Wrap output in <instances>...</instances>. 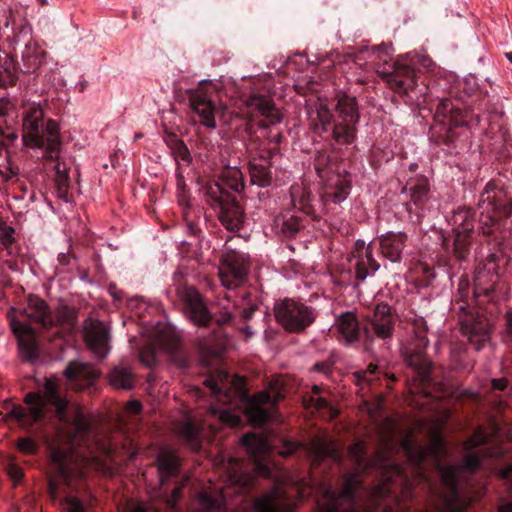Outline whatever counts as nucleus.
<instances>
[{"instance_id":"1","label":"nucleus","mask_w":512,"mask_h":512,"mask_svg":"<svg viewBox=\"0 0 512 512\" xmlns=\"http://www.w3.org/2000/svg\"><path fill=\"white\" fill-rule=\"evenodd\" d=\"M496 260L495 254L489 255L485 262L478 264L475 271L473 297L483 315L478 313L474 316L464 303L460 302H457L458 307L453 308L463 313L460 316L462 333L477 351L489 341L493 319L501 312L499 304L506 294V288L500 282Z\"/></svg>"},{"instance_id":"2","label":"nucleus","mask_w":512,"mask_h":512,"mask_svg":"<svg viewBox=\"0 0 512 512\" xmlns=\"http://www.w3.org/2000/svg\"><path fill=\"white\" fill-rule=\"evenodd\" d=\"M248 269L244 256L240 253L231 251L222 257L219 266V277L222 285L227 290L225 299L232 302L233 308L239 311V319L229 307L224 306V311L220 313L215 321L219 326H235L249 338L253 335L251 328L247 325L240 327L239 323H245L253 317L258 309V299L251 290L235 291L246 281Z\"/></svg>"},{"instance_id":"3","label":"nucleus","mask_w":512,"mask_h":512,"mask_svg":"<svg viewBox=\"0 0 512 512\" xmlns=\"http://www.w3.org/2000/svg\"><path fill=\"white\" fill-rule=\"evenodd\" d=\"M24 402L27 407L13 404L8 415L25 428H30L45 418H55L61 424L73 425L79 434L87 435L91 430V425L82 412L77 410L71 418L68 400L61 394L58 385L50 379L44 384L43 395L30 392L25 395Z\"/></svg>"},{"instance_id":"4","label":"nucleus","mask_w":512,"mask_h":512,"mask_svg":"<svg viewBox=\"0 0 512 512\" xmlns=\"http://www.w3.org/2000/svg\"><path fill=\"white\" fill-rule=\"evenodd\" d=\"M204 384L217 401L223 404L233 405L239 401L248 421L255 427H261L277 417V405L282 398L280 392L272 395L269 391H262L250 396L245 388V380L228 373L209 377Z\"/></svg>"},{"instance_id":"5","label":"nucleus","mask_w":512,"mask_h":512,"mask_svg":"<svg viewBox=\"0 0 512 512\" xmlns=\"http://www.w3.org/2000/svg\"><path fill=\"white\" fill-rule=\"evenodd\" d=\"M15 312L13 309L9 313V319L18 341L19 353L23 359L34 361L38 358V346L37 332L32 323L44 330L56 327L57 323L47 303L37 296H29L27 306L16 315L13 314Z\"/></svg>"},{"instance_id":"6","label":"nucleus","mask_w":512,"mask_h":512,"mask_svg":"<svg viewBox=\"0 0 512 512\" xmlns=\"http://www.w3.org/2000/svg\"><path fill=\"white\" fill-rule=\"evenodd\" d=\"M244 104L245 110L243 113L246 117L244 142L249 160L252 158L257 160L272 159L279 153V149L268 146L267 140L257 136L255 127L265 129L269 125L280 123L282 120L281 113L271 99L261 95H250Z\"/></svg>"},{"instance_id":"7","label":"nucleus","mask_w":512,"mask_h":512,"mask_svg":"<svg viewBox=\"0 0 512 512\" xmlns=\"http://www.w3.org/2000/svg\"><path fill=\"white\" fill-rule=\"evenodd\" d=\"M22 140L30 148L45 149L50 158L60 152L61 138L56 121H45L39 105L29 106L22 117Z\"/></svg>"},{"instance_id":"8","label":"nucleus","mask_w":512,"mask_h":512,"mask_svg":"<svg viewBox=\"0 0 512 512\" xmlns=\"http://www.w3.org/2000/svg\"><path fill=\"white\" fill-rule=\"evenodd\" d=\"M319 512H368L369 489L357 474H344L338 488L328 487Z\"/></svg>"},{"instance_id":"9","label":"nucleus","mask_w":512,"mask_h":512,"mask_svg":"<svg viewBox=\"0 0 512 512\" xmlns=\"http://www.w3.org/2000/svg\"><path fill=\"white\" fill-rule=\"evenodd\" d=\"M429 344L426 329L415 331V337L410 346L403 349V357L412 375L406 377L411 393L431 396V387L434 385L431 373L432 362L427 358L425 350Z\"/></svg>"},{"instance_id":"10","label":"nucleus","mask_w":512,"mask_h":512,"mask_svg":"<svg viewBox=\"0 0 512 512\" xmlns=\"http://www.w3.org/2000/svg\"><path fill=\"white\" fill-rule=\"evenodd\" d=\"M478 209L480 211L479 230L486 236L495 235L502 221L512 214V199L497 181H489L481 192Z\"/></svg>"},{"instance_id":"11","label":"nucleus","mask_w":512,"mask_h":512,"mask_svg":"<svg viewBox=\"0 0 512 512\" xmlns=\"http://www.w3.org/2000/svg\"><path fill=\"white\" fill-rule=\"evenodd\" d=\"M203 192L207 203L218 211V219L228 231L237 232L243 227L245 212L235 195L217 183H207Z\"/></svg>"},{"instance_id":"12","label":"nucleus","mask_w":512,"mask_h":512,"mask_svg":"<svg viewBox=\"0 0 512 512\" xmlns=\"http://www.w3.org/2000/svg\"><path fill=\"white\" fill-rule=\"evenodd\" d=\"M167 294L173 301H180L184 304L186 312L194 324L207 326L211 322L212 317L201 295L188 284L186 276L181 270L174 272Z\"/></svg>"},{"instance_id":"13","label":"nucleus","mask_w":512,"mask_h":512,"mask_svg":"<svg viewBox=\"0 0 512 512\" xmlns=\"http://www.w3.org/2000/svg\"><path fill=\"white\" fill-rule=\"evenodd\" d=\"M334 101L337 122L334 123L333 142L337 145H351L357 138V125L360 121L357 98L338 92Z\"/></svg>"},{"instance_id":"14","label":"nucleus","mask_w":512,"mask_h":512,"mask_svg":"<svg viewBox=\"0 0 512 512\" xmlns=\"http://www.w3.org/2000/svg\"><path fill=\"white\" fill-rule=\"evenodd\" d=\"M453 241L443 238L442 247L447 253H452L458 262L466 261L470 255L475 227L474 212L470 208L458 209L453 217Z\"/></svg>"},{"instance_id":"15","label":"nucleus","mask_w":512,"mask_h":512,"mask_svg":"<svg viewBox=\"0 0 512 512\" xmlns=\"http://www.w3.org/2000/svg\"><path fill=\"white\" fill-rule=\"evenodd\" d=\"M241 445L253 461L255 467L260 471H265L263 464L272 448H277V452L282 457H289L302 448V444L289 438L279 439V446L272 443L267 437L255 433H247L241 438Z\"/></svg>"},{"instance_id":"16","label":"nucleus","mask_w":512,"mask_h":512,"mask_svg":"<svg viewBox=\"0 0 512 512\" xmlns=\"http://www.w3.org/2000/svg\"><path fill=\"white\" fill-rule=\"evenodd\" d=\"M274 314L276 321L291 333L304 332L316 319L314 308L289 298L275 303Z\"/></svg>"},{"instance_id":"17","label":"nucleus","mask_w":512,"mask_h":512,"mask_svg":"<svg viewBox=\"0 0 512 512\" xmlns=\"http://www.w3.org/2000/svg\"><path fill=\"white\" fill-rule=\"evenodd\" d=\"M377 64V74L386 81L389 87L399 95H408L417 85L415 69L407 57H401L393 62L386 58Z\"/></svg>"},{"instance_id":"18","label":"nucleus","mask_w":512,"mask_h":512,"mask_svg":"<svg viewBox=\"0 0 512 512\" xmlns=\"http://www.w3.org/2000/svg\"><path fill=\"white\" fill-rule=\"evenodd\" d=\"M11 44L15 54L21 48L22 73H36L46 62L47 52L33 37L32 29L28 25H21L11 38Z\"/></svg>"},{"instance_id":"19","label":"nucleus","mask_w":512,"mask_h":512,"mask_svg":"<svg viewBox=\"0 0 512 512\" xmlns=\"http://www.w3.org/2000/svg\"><path fill=\"white\" fill-rule=\"evenodd\" d=\"M436 119L443 123L441 133L436 139L437 144L450 146L455 138L454 128L468 124L470 112L454 104L450 99H442L436 108Z\"/></svg>"},{"instance_id":"20","label":"nucleus","mask_w":512,"mask_h":512,"mask_svg":"<svg viewBox=\"0 0 512 512\" xmlns=\"http://www.w3.org/2000/svg\"><path fill=\"white\" fill-rule=\"evenodd\" d=\"M52 475L48 480V491L53 499L60 495L62 486L71 487V470L68 463V453L60 447H52L50 451Z\"/></svg>"},{"instance_id":"21","label":"nucleus","mask_w":512,"mask_h":512,"mask_svg":"<svg viewBox=\"0 0 512 512\" xmlns=\"http://www.w3.org/2000/svg\"><path fill=\"white\" fill-rule=\"evenodd\" d=\"M295 504L281 484L251 501V512H294Z\"/></svg>"},{"instance_id":"22","label":"nucleus","mask_w":512,"mask_h":512,"mask_svg":"<svg viewBox=\"0 0 512 512\" xmlns=\"http://www.w3.org/2000/svg\"><path fill=\"white\" fill-rule=\"evenodd\" d=\"M191 109L198 115L201 124L208 128H215L216 105L212 99V93H209L204 87L199 86L196 89L186 91Z\"/></svg>"},{"instance_id":"23","label":"nucleus","mask_w":512,"mask_h":512,"mask_svg":"<svg viewBox=\"0 0 512 512\" xmlns=\"http://www.w3.org/2000/svg\"><path fill=\"white\" fill-rule=\"evenodd\" d=\"M394 323L395 317L391 313V308L384 303L378 304L363 327L365 336L370 338L374 334L383 340L390 339L393 335Z\"/></svg>"},{"instance_id":"24","label":"nucleus","mask_w":512,"mask_h":512,"mask_svg":"<svg viewBox=\"0 0 512 512\" xmlns=\"http://www.w3.org/2000/svg\"><path fill=\"white\" fill-rule=\"evenodd\" d=\"M379 268L380 264L373 257V251L369 245L366 249V254L358 255V258H356L354 276L351 269H348L346 272L341 273L339 282L341 285H353L356 287L364 282L368 276L378 271Z\"/></svg>"},{"instance_id":"25","label":"nucleus","mask_w":512,"mask_h":512,"mask_svg":"<svg viewBox=\"0 0 512 512\" xmlns=\"http://www.w3.org/2000/svg\"><path fill=\"white\" fill-rule=\"evenodd\" d=\"M85 340L91 351L100 359L107 356L110 350V333L101 321L94 320L90 322L85 328Z\"/></svg>"},{"instance_id":"26","label":"nucleus","mask_w":512,"mask_h":512,"mask_svg":"<svg viewBox=\"0 0 512 512\" xmlns=\"http://www.w3.org/2000/svg\"><path fill=\"white\" fill-rule=\"evenodd\" d=\"M351 188L352 185L349 176H341L338 174L331 179L321 195L323 211L328 213L331 203L340 204L343 202L349 196Z\"/></svg>"},{"instance_id":"27","label":"nucleus","mask_w":512,"mask_h":512,"mask_svg":"<svg viewBox=\"0 0 512 512\" xmlns=\"http://www.w3.org/2000/svg\"><path fill=\"white\" fill-rule=\"evenodd\" d=\"M401 193H409L410 202L406 203L405 206L409 213H413V205L416 209H421L428 201L430 193L429 181L424 176L410 178L402 188Z\"/></svg>"},{"instance_id":"28","label":"nucleus","mask_w":512,"mask_h":512,"mask_svg":"<svg viewBox=\"0 0 512 512\" xmlns=\"http://www.w3.org/2000/svg\"><path fill=\"white\" fill-rule=\"evenodd\" d=\"M407 240L408 236L404 232H387L378 237L380 252L391 262L399 263Z\"/></svg>"},{"instance_id":"29","label":"nucleus","mask_w":512,"mask_h":512,"mask_svg":"<svg viewBox=\"0 0 512 512\" xmlns=\"http://www.w3.org/2000/svg\"><path fill=\"white\" fill-rule=\"evenodd\" d=\"M156 464L160 473V482L164 485L170 479L179 476L182 460L176 451L162 447L156 456Z\"/></svg>"},{"instance_id":"30","label":"nucleus","mask_w":512,"mask_h":512,"mask_svg":"<svg viewBox=\"0 0 512 512\" xmlns=\"http://www.w3.org/2000/svg\"><path fill=\"white\" fill-rule=\"evenodd\" d=\"M177 434L180 439L193 451L202 449L204 424L191 417H187L177 425Z\"/></svg>"},{"instance_id":"31","label":"nucleus","mask_w":512,"mask_h":512,"mask_svg":"<svg viewBox=\"0 0 512 512\" xmlns=\"http://www.w3.org/2000/svg\"><path fill=\"white\" fill-rule=\"evenodd\" d=\"M272 159H255L248 160V172L250 183L261 188L272 185L274 176L272 172Z\"/></svg>"},{"instance_id":"32","label":"nucleus","mask_w":512,"mask_h":512,"mask_svg":"<svg viewBox=\"0 0 512 512\" xmlns=\"http://www.w3.org/2000/svg\"><path fill=\"white\" fill-rule=\"evenodd\" d=\"M357 384L362 388L367 385L372 389L376 384L383 385L389 390L393 389V384L398 380L395 374H389L387 372L380 376L379 368L377 365L370 364L366 370H361L355 373Z\"/></svg>"},{"instance_id":"33","label":"nucleus","mask_w":512,"mask_h":512,"mask_svg":"<svg viewBox=\"0 0 512 512\" xmlns=\"http://www.w3.org/2000/svg\"><path fill=\"white\" fill-rule=\"evenodd\" d=\"M64 373L71 383L79 385L80 388L90 385L99 376L98 372L90 364L78 361H71Z\"/></svg>"},{"instance_id":"34","label":"nucleus","mask_w":512,"mask_h":512,"mask_svg":"<svg viewBox=\"0 0 512 512\" xmlns=\"http://www.w3.org/2000/svg\"><path fill=\"white\" fill-rule=\"evenodd\" d=\"M313 199L314 196L310 190L300 186L291 187V200L294 207L310 216L313 220H319L320 217L316 214L312 205Z\"/></svg>"},{"instance_id":"35","label":"nucleus","mask_w":512,"mask_h":512,"mask_svg":"<svg viewBox=\"0 0 512 512\" xmlns=\"http://www.w3.org/2000/svg\"><path fill=\"white\" fill-rule=\"evenodd\" d=\"M337 330L348 344L359 340L360 326L357 318L352 313L342 314L337 319Z\"/></svg>"},{"instance_id":"36","label":"nucleus","mask_w":512,"mask_h":512,"mask_svg":"<svg viewBox=\"0 0 512 512\" xmlns=\"http://www.w3.org/2000/svg\"><path fill=\"white\" fill-rule=\"evenodd\" d=\"M316 119L318 120L316 125L318 133L321 136L326 134L333 141V129L334 123L337 122V116H334L327 104L319 103L316 107Z\"/></svg>"},{"instance_id":"37","label":"nucleus","mask_w":512,"mask_h":512,"mask_svg":"<svg viewBox=\"0 0 512 512\" xmlns=\"http://www.w3.org/2000/svg\"><path fill=\"white\" fill-rule=\"evenodd\" d=\"M110 384L116 388L130 390L134 386V374L128 367H115L109 374Z\"/></svg>"},{"instance_id":"38","label":"nucleus","mask_w":512,"mask_h":512,"mask_svg":"<svg viewBox=\"0 0 512 512\" xmlns=\"http://www.w3.org/2000/svg\"><path fill=\"white\" fill-rule=\"evenodd\" d=\"M166 350L169 353L172 362L180 370L184 371L189 368L191 362L190 357L178 339L173 338L166 345Z\"/></svg>"},{"instance_id":"39","label":"nucleus","mask_w":512,"mask_h":512,"mask_svg":"<svg viewBox=\"0 0 512 512\" xmlns=\"http://www.w3.org/2000/svg\"><path fill=\"white\" fill-rule=\"evenodd\" d=\"M230 479L235 484L236 491L242 494L246 500L255 487L256 478L253 475L233 471L230 474Z\"/></svg>"},{"instance_id":"40","label":"nucleus","mask_w":512,"mask_h":512,"mask_svg":"<svg viewBox=\"0 0 512 512\" xmlns=\"http://www.w3.org/2000/svg\"><path fill=\"white\" fill-rule=\"evenodd\" d=\"M216 183L221 185L225 191L229 188L235 192H240L244 188L242 174L238 169L225 170L220 177V181Z\"/></svg>"},{"instance_id":"41","label":"nucleus","mask_w":512,"mask_h":512,"mask_svg":"<svg viewBox=\"0 0 512 512\" xmlns=\"http://www.w3.org/2000/svg\"><path fill=\"white\" fill-rule=\"evenodd\" d=\"M305 401L307 408H313L317 411L323 412L330 419L336 418L339 414V411L334 408L331 403L324 397L311 396L308 400Z\"/></svg>"},{"instance_id":"42","label":"nucleus","mask_w":512,"mask_h":512,"mask_svg":"<svg viewBox=\"0 0 512 512\" xmlns=\"http://www.w3.org/2000/svg\"><path fill=\"white\" fill-rule=\"evenodd\" d=\"M491 456H493V452L487 448H484L479 452H469L463 458V468L469 472H475L480 468L483 458Z\"/></svg>"},{"instance_id":"43","label":"nucleus","mask_w":512,"mask_h":512,"mask_svg":"<svg viewBox=\"0 0 512 512\" xmlns=\"http://www.w3.org/2000/svg\"><path fill=\"white\" fill-rule=\"evenodd\" d=\"M18 173V167L10 163L9 152L6 150L4 142L0 141V175L8 181Z\"/></svg>"},{"instance_id":"44","label":"nucleus","mask_w":512,"mask_h":512,"mask_svg":"<svg viewBox=\"0 0 512 512\" xmlns=\"http://www.w3.org/2000/svg\"><path fill=\"white\" fill-rule=\"evenodd\" d=\"M69 182L70 178L66 171H62L60 169V164L56 165V175H55V187L56 192L59 198L68 200V192H69Z\"/></svg>"},{"instance_id":"45","label":"nucleus","mask_w":512,"mask_h":512,"mask_svg":"<svg viewBox=\"0 0 512 512\" xmlns=\"http://www.w3.org/2000/svg\"><path fill=\"white\" fill-rule=\"evenodd\" d=\"M314 167L321 179L328 177L332 170V158L325 152H318L314 159Z\"/></svg>"},{"instance_id":"46","label":"nucleus","mask_w":512,"mask_h":512,"mask_svg":"<svg viewBox=\"0 0 512 512\" xmlns=\"http://www.w3.org/2000/svg\"><path fill=\"white\" fill-rule=\"evenodd\" d=\"M171 152L178 164L179 161H182L186 164H190L192 162L190 151L181 139L175 138L172 141Z\"/></svg>"},{"instance_id":"47","label":"nucleus","mask_w":512,"mask_h":512,"mask_svg":"<svg viewBox=\"0 0 512 512\" xmlns=\"http://www.w3.org/2000/svg\"><path fill=\"white\" fill-rule=\"evenodd\" d=\"M15 229L11 226H8L4 221H0V243L7 250L8 255H13V244L15 242L14 238Z\"/></svg>"},{"instance_id":"48","label":"nucleus","mask_w":512,"mask_h":512,"mask_svg":"<svg viewBox=\"0 0 512 512\" xmlns=\"http://www.w3.org/2000/svg\"><path fill=\"white\" fill-rule=\"evenodd\" d=\"M304 227L302 220L297 216H290L283 220L281 233L284 237L292 238Z\"/></svg>"},{"instance_id":"49","label":"nucleus","mask_w":512,"mask_h":512,"mask_svg":"<svg viewBox=\"0 0 512 512\" xmlns=\"http://www.w3.org/2000/svg\"><path fill=\"white\" fill-rule=\"evenodd\" d=\"M309 453L313 455L315 460H322L326 457L333 456L334 450L325 441L317 439L313 441L311 447L309 448Z\"/></svg>"},{"instance_id":"50","label":"nucleus","mask_w":512,"mask_h":512,"mask_svg":"<svg viewBox=\"0 0 512 512\" xmlns=\"http://www.w3.org/2000/svg\"><path fill=\"white\" fill-rule=\"evenodd\" d=\"M211 414L214 417H217L221 423L229 425L231 427H237L242 423V420L239 416L232 414L228 410L212 408Z\"/></svg>"},{"instance_id":"51","label":"nucleus","mask_w":512,"mask_h":512,"mask_svg":"<svg viewBox=\"0 0 512 512\" xmlns=\"http://www.w3.org/2000/svg\"><path fill=\"white\" fill-rule=\"evenodd\" d=\"M490 435L482 429H477L474 434L466 441V449L472 450L488 444Z\"/></svg>"},{"instance_id":"52","label":"nucleus","mask_w":512,"mask_h":512,"mask_svg":"<svg viewBox=\"0 0 512 512\" xmlns=\"http://www.w3.org/2000/svg\"><path fill=\"white\" fill-rule=\"evenodd\" d=\"M16 446L21 453L26 455H34L39 449L38 443L32 438L28 437L19 438L17 440Z\"/></svg>"},{"instance_id":"53","label":"nucleus","mask_w":512,"mask_h":512,"mask_svg":"<svg viewBox=\"0 0 512 512\" xmlns=\"http://www.w3.org/2000/svg\"><path fill=\"white\" fill-rule=\"evenodd\" d=\"M139 359L146 367L154 366L157 360L155 349L151 346L142 349L139 353Z\"/></svg>"},{"instance_id":"54","label":"nucleus","mask_w":512,"mask_h":512,"mask_svg":"<svg viewBox=\"0 0 512 512\" xmlns=\"http://www.w3.org/2000/svg\"><path fill=\"white\" fill-rule=\"evenodd\" d=\"M200 502L203 505L205 512H218L222 509V503L206 493L201 495Z\"/></svg>"},{"instance_id":"55","label":"nucleus","mask_w":512,"mask_h":512,"mask_svg":"<svg viewBox=\"0 0 512 512\" xmlns=\"http://www.w3.org/2000/svg\"><path fill=\"white\" fill-rule=\"evenodd\" d=\"M67 512H84L83 503L72 496L66 498Z\"/></svg>"},{"instance_id":"56","label":"nucleus","mask_w":512,"mask_h":512,"mask_svg":"<svg viewBox=\"0 0 512 512\" xmlns=\"http://www.w3.org/2000/svg\"><path fill=\"white\" fill-rule=\"evenodd\" d=\"M491 385L494 391H506L508 389L509 393L512 392V383L509 385L508 381L504 378L493 379Z\"/></svg>"},{"instance_id":"57","label":"nucleus","mask_w":512,"mask_h":512,"mask_svg":"<svg viewBox=\"0 0 512 512\" xmlns=\"http://www.w3.org/2000/svg\"><path fill=\"white\" fill-rule=\"evenodd\" d=\"M188 481V478L185 479V482L180 485V486H177L175 487L172 492H171V496H170V499H169V504L174 507L176 506V504L178 503V501L181 499L182 497V489L183 487L185 486L186 482Z\"/></svg>"},{"instance_id":"58","label":"nucleus","mask_w":512,"mask_h":512,"mask_svg":"<svg viewBox=\"0 0 512 512\" xmlns=\"http://www.w3.org/2000/svg\"><path fill=\"white\" fill-rule=\"evenodd\" d=\"M366 249L367 247H365V242L363 240H357L354 245V252L351 257H349V261H351L352 258H358V255H365Z\"/></svg>"},{"instance_id":"59","label":"nucleus","mask_w":512,"mask_h":512,"mask_svg":"<svg viewBox=\"0 0 512 512\" xmlns=\"http://www.w3.org/2000/svg\"><path fill=\"white\" fill-rule=\"evenodd\" d=\"M458 291L460 294L461 301L463 302V298L466 297L469 293V281L467 278H461L459 285H458Z\"/></svg>"},{"instance_id":"60","label":"nucleus","mask_w":512,"mask_h":512,"mask_svg":"<svg viewBox=\"0 0 512 512\" xmlns=\"http://www.w3.org/2000/svg\"><path fill=\"white\" fill-rule=\"evenodd\" d=\"M127 410L129 413L137 415L142 410V404L137 400L129 401L127 404Z\"/></svg>"},{"instance_id":"61","label":"nucleus","mask_w":512,"mask_h":512,"mask_svg":"<svg viewBox=\"0 0 512 512\" xmlns=\"http://www.w3.org/2000/svg\"><path fill=\"white\" fill-rule=\"evenodd\" d=\"M430 449V452L433 453L436 457H439L443 450V441L442 439L436 438L434 444Z\"/></svg>"},{"instance_id":"62","label":"nucleus","mask_w":512,"mask_h":512,"mask_svg":"<svg viewBox=\"0 0 512 512\" xmlns=\"http://www.w3.org/2000/svg\"><path fill=\"white\" fill-rule=\"evenodd\" d=\"M267 145L270 147H277L279 149V144L282 141V134L277 133L274 136H266Z\"/></svg>"},{"instance_id":"63","label":"nucleus","mask_w":512,"mask_h":512,"mask_svg":"<svg viewBox=\"0 0 512 512\" xmlns=\"http://www.w3.org/2000/svg\"><path fill=\"white\" fill-rule=\"evenodd\" d=\"M187 232L192 236L199 237L202 233V230L196 223L188 222L187 223Z\"/></svg>"},{"instance_id":"64","label":"nucleus","mask_w":512,"mask_h":512,"mask_svg":"<svg viewBox=\"0 0 512 512\" xmlns=\"http://www.w3.org/2000/svg\"><path fill=\"white\" fill-rule=\"evenodd\" d=\"M128 512H146L143 504L137 502H129L127 504Z\"/></svg>"}]
</instances>
